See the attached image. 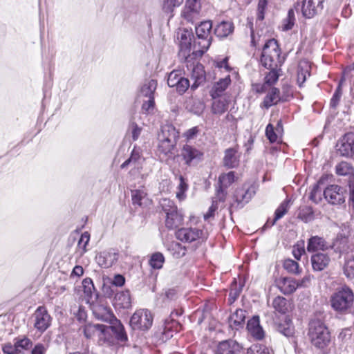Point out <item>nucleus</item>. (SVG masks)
Listing matches in <instances>:
<instances>
[{"instance_id": "nucleus-10", "label": "nucleus", "mask_w": 354, "mask_h": 354, "mask_svg": "<svg viewBox=\"0 0 354 354\" xmlns=\"http://www.w3.org/2000/svg\"><path fill=\"white\" fill-rule=\"evenodd\" d=\"M345 189L337 185L327 187L323 192L325 199L332 205L342 204L345 201Z\"/></svg>"}, {"instance_id": "nucleus-27", "label": "nucleus", "mask_w": 354, "mask_h": 354, "mask_svg": "<svg viewBox=\"0 0 354 354\" xmlns=\"http://www.w3.org/2000/svg\"><path fill=\"white\" fill-rule=\"evenodd\" d=\"M230 82L231 80L230 76L222 78L219 80V81L216 82L210 91V95L212 97L215 99L221 97L223 93L230 84Z\"/></svg>"}, {"instance_id": "nucleus-59", "label": "nucleus", "mask_w": 354, "mask_h": 354, "mask_svg": "<svg viewBox=\"0 0 354 354\" xmlns=\"http://www.w3.org/2000/svg\"><path fill=\"white\" fill-rule=\"evenodd\" d=\"M82 287L84 294L87 297H91L93 290L95 289L93 281L90 278H86L82 281Z\"/></svg>"}, {"instance_id": "nucleus-40", "label": "nucleus", "mask_w": 354, "mask_h": 354, "mask_svg": "<svg viewBox=\"0 0 354 354\" xmlns=\"http://www.w3.org/2000/svg\"><path fill=\"white\" fill-rule=\"evenodd\" d=\"M288 203L289 201L286 200L280 204V205L277 207V209L275 211L274 218L272 221V223L270 225V226L274 225L277 221L281 218L287 213L288 210Z\"/></svg>"}, {"instance_id": "nucleus-25", "label": "nucleus", "mask_w": 354, "mask_h": 354, "mask_svg": "<svg viewBox=\"0 0 354 354\" xmlns=\"http://www.w3.org/2000/svg\"><path fill=\"white\" fill-rule=\"evenodd\" d=\"M93 314L97 319L109 324L113 321V319L116 318L109 308L103 306H95Z\"/></svg>"}, {"instance_id": "nucleus-22", "label": "nucleus", "mask_w": 354, "mask_h": 354, "mask_svg": "<svg viewBox=\"0 0 354 354\" xmlns=\"http://www.w3.org/2000/svg\"><path fill=\"white\" fill-rule=\"evenodd\" d=\"M247 329L249 333L257 340H261L264 337V331L260 326L259 317L254 316L248 320Z\"/></svg>"}, {"instance_id": "nucleus-49", "label": "nucleus", "mask_w": 354, "mask_h": 354, "mask_svg": "<svg viewBox=\"0 0 354 354\" xmlns=\"http://www.w3.org/2000/svg\"><path fill=\"white\" fill-rule=\"evenodd\" d=\"M179 185L177 187L176 197L179 200H183L185 198V193L188 189V185L183 176H179Z\"/></svg>"}, {"instance_id": "nucleus-1", "label": "nucleus", "mask_w": 354, "mask_h": 354, "mask_svg": "<svg viewBox=\"0 0 354 354\" xmlns=\"http://www.w3.org/2000/svg\"><path fill=\"white\" fill-rule=\"evenodd\" d=\"M308 335L312 345L321 351L328 348L331 342V335L328 327L319 317H315L310 321Z\"/></svg>"}, {"instance_id": "nucleus-37", "label": "nucleus", "mask_w": 354, "mask_h": 354, "mask_svg": "<svg viewBox=\"0 0 354 354\" xmlns=\"http://www.w3.org/2000/svg\"><path fill=\"white\" fill-rule=\"evenodd\" d=\"M336 173L339 176H348L350 179L354 176V169L353 166L345 161H342L336 165Z\"/></svg>"}, {"instance_id": "nucleus-11", "label": "nucleus", "mask_w": 354, "mask_h": 354, "mask_svg": "<svg viewBox=\"0 0 354 354\" xmlns=\"http://www.w3.org/2000/svg\"><path fill=\"white\" fill-rule=\"evenodd\" d=\"M337 152L345 157L354 158V133H346L337 144Z\"/></svg>"}, {"instance_id": "nucleus-36", "label": "nucleus", "mask_w": 354, "mask_h": 354, "mask_svg": "<svg viewBox=\"0 0 354 354\" xmlns=\"http://www.w3.org/2000/svg\"><path fill=\"white\" fill-rule=\"evenodd\" d=\"M228 107V101L225 97L215 98L214 99L212 105V111L214 114H222Z\"/></svg>"}, {"instance_id": "nucleus-15", "label": "nucleus", "mask_w": 354, "mask_h": 354, "mask_svg": "<svg viewBox=\"0 0 354 354\" xmlns=\"http://www.w3.org/2000/svg\"><path fill=\"white\" fill-rule=\"evenodd\" d=\"M119 254L114 250H109L108 251H103L99 253L96 257L97 264L104 268L111 267L118 260Z\"/></svg>"}, {"instance_id": "nucleus-48", "label": "nucleus", "mask_w": 354, "mask_h": 354, "mask_svg": "<svg viewBox=\"0 0 354 354\" xmlns=\"http://www.w3.org/2000/svg\"><path fill=\"white\" fill-rule=\"evenodd\" d=\"M322 190L318 183L315 184L310 191L309 198L315 203H319L322 198Z\"/></svg>"}, {"instance_id": "nucleus-52", "label": "nucleus", "mask_w": 354, "mask_h": 354, "mask_svg": "<svg viewBox=\"0 0 354 354\" xmlns=\"http://www.w3.org/2000/svg\"><path fill=\"white\" fill-rule=\"evenodd\" d=\"M189 86L191 87L189 80L182 76L181 80H180L176 84H174V88H176V91L180 95H183L186 92Z\"/></svg>"}, {"instance_id": "nucleus-50", "label": "nucleus", "mask_w": 354, "mask_h": 354, "mask_svg": "<svg viewBox=\"0 0 354 354\" xmlns=\"http://www.w3.org/2000/svg\"><path fill=\"white\" fill-rule=\"evenodd\" d=\"M247 354H272L270 349L262 344H254L247 351Z\"/></svg>"}, {"instance_id": "nucleus-38", "label": "nucleus", "mask_w": 354, "mask_h": 354, "mask_svg": "<svg viewBox=\"0 0 354 354\" xmlns=\"http://www.w3.org/2000/svg\"><path fill=\"white\" fill-rule=\"evenodd\" d=\"M343 271L345 276L350 279H354V254L345 257Z\"/></svg>"}, {"instance_id": "nucleus-33", "label": "nucleus", "mask_w": 354, "mask_h": 354, "mask_svg": "<svg viewBox=\"0 0 354 354\" xmlns=\"http://www.w3.org/2000/svg\"><path fill=\"white\" fill-rule=\"evenodd\" d=\"M269 69H270V71L266 75L265 79H264L265 80L264 84L261 86L260 89L259 88L257 89L258 92H261V93L265 92L266 85L272 86V85L274 84L279 79V73H278L279 68H269Z\"/></svg>"}, {"instance_id": "nucleus-7", "label": "nucleus", "mask_w": 354, "mask_h": 354, "mask_svg": "<svg viewBox=\"0 0 354 354\" xmlns=\"http://www.w3.org/2000/svg\"><path fill=\"white\" fill-rule=\"evenodd\" d=\"M101 328L103 330V335L107 340L111 337V333H113L116 339L122 343H125L128 340L124 327L117 318L113 319L109 326L104 325Z\"/></svg>"}, {"instance_id": "nucleus-62", "label": "nucleus", "mask_w": 354, "mask_h": 354, "mask_svg": "<svg viewBox=\"0 0 354 354\" xmlns=\"http://www.w3.org/2000/svg\"><path fill=\"white\" fill-rule=\"evenodd\" d=\"M266 135L270 142L273 143L277 140L278 133L275 131L274 127L268 124L266 129Z\"/></svg>"}, {"instance_id": "nucleus-64", "label": "nucleus", "mask_w": 354, "mask_h": 354, "mask_svg": "<svg viewBox=\"0 0 354 354\" xmlns=\"http://www.w3.org/2000/svg\"><path fill=\"white\" fill-rule=\"evenodd\" d=\"M5 354H18L20 351L17 348L15 343L12 345L11 343H6L2 347Z\"/></svg>"}, {"instance_id": "nucleus-57", "label": "nucleus", "mask_w": 354, "mask_h": 354, "mask_svg": "<svg viewBox=\"0 0 354 354\" xmlns=\"http://www.w3.org/2000/svg\"><path fill=\"white\" fill-rule=\"evenodd\" d=\"M292 255L294 257L299 261L301 259V256L305 254V248H304V241H301V243H297L293 246V249L292 251Z\"/></svg>"}, {"instance_id": "nucleus-54", "label": "nucleus", "mask_w": 354, "mask_h": 354, "mask_svg": "<svg viewBox=\"0 0 354 354\" xmlns=\"http://www.w3.org/2000/svg\"><path fill=\"white\" fill-rule=\"evenodd\" d=\"M183 0H163L162 9L165 12H171L175 7L179 6Z\"/></svg>"}, {"instance_id": "nucleus-3", "label": "nucleus", "mask_w": 354, "mask_h": 354, "mask_svg": "<svg viewBox=\"0 0 354 354\" xmlns=\"http://www.w3.org/2000/svg\"><path fill=\"white\" fill-rule=\"evenodd\" d=\"M212 29L211 21H201L196 26L195 31L198 39L194 41L192 54L196 56H202L207 50L212 43Z\"/></svg>"}, {"instance_id": "nucleus-17", "label": "nucleus", "mask_w": 354, "mask_h": 354, "mask_svg": "<svg viewBox=\"0 0 354 354\" xmlns=\"http://www.w3.org/2000/svg\"><path fill=\"white\" fill-rule=\"evenodd\" d=\"M241 349V346L236 341L229 339L218 344L215 354H236Z\"/></svg>"}, {"instance_id": "nucleus-21", "label": "nucleus", "mask_w": 354, "mask_h": 354, "mask_svg": "<svg viewBox=\"0 0 354 354\" xmlns=\"http://www.w3.org/2000/svg\"><path fill=\"white\" fill-rule=\"evenodd\" d=\"M310 261L313 270L322 271L328 267L330 259L326 253L317 252L312 255Z\"/></svg>"}, {"instance_id": "nucleus-31", "label": "nucleus", "mask_w": 354, "mask_h": 354, "mask_svg": "<svg viewBox=\"0 0 354 354\" xmlns=\"http://www.w3.org/2000/svg\"><path fill=\"white\" fill-rule=\"evenodd\" d=\"M310 66L306 61H302L299 63L297 71V83L301 87L306 80L307 76L310 75Z\"/></svg>"}, {"instance_id": "nucleus-26", "label": "nucleus", "mask_w": 354, "mask_h": 354, "mask_svg": "<svg viewBox=\"0 0 354 354\" xmlns=\"http://www.w3.org/2000/svg\"><path fill=\"white\" fill-rule=\"evenodd\" d=\"M157 88V81L155 80H146L142 85L140 90V97L150 98L154 97V93Z\"/></svg>"}, {"instance_id": "nucleus-60", "label": "nucleus", "mask_w": 354, "mask_h": 354, "mask_svg": "<svg viewBox=\"0 0 354 354\" xmlns=\"http://www.w3.org/2000/svg\"><path fill=\"white\" fill-rule=\"evenodd\" d=\"M352 331L350 328H345L341 330L337 335V339L342 343H346L351 340Z\"/></svg>"}, {"instance_id": "nucleus-47", "label": "nucleus", "mask_w": 354, "mask_h": 354, "mask_svg": "<svg viewBox=\"0 0 354 354\" xmlns=\"http://www.w3.org/2000/svg\"><path fill=\"white\" fill-rule=\"evenodd\" d=\"M164 261V256L160 252H156L151 257L149 264L154 269H160L162 267Z\"/></svg>"}, {"instance_id": "nucleus-13", "label": "nucleus", "mask_w": 354, "mask_h": 354, "mask_svg": "<svg viewBox=\"0 0 354 354\" xmlns=\"http://www.w3.org/2000/svg\"><path fill=\"white\" fill-rule=\"evenodd\" d=\"M180 156L184 160L185 163L190 166L201 160L203 153L193 146L185 145L181 149Z\"/></svg>"}, {"instance_id": "nucleus-43", "label": "nucleus", "mask_w": 354, "mask_h": 354, "mask_svg": "<svg viewBox=\"0 0 354 354\" xmlns=\"http://www.w3.org/2000/svg\"><path fill=\"white\" fill-rule=\"evenodd\" d=\"M234 172L230 171L227 174H222L218 178L219 187L227 188L234 182Z\"/></svg>"}, {"instance_id": "nucleus-30", "label": "nucleus", "mask_w": 354, "mask_h": 354, "mask_svg": "<svg viewBox=\"0 0 354 354\" xmlns=\"http://www.w3.org/2000/svg\"><path fill=\"white\" fill-rule=\"evenodd\" d=\"M334 246H336V251L341 254H345L346 256L350 255L349 253L354 250V245L346 237L338 239L336 243L333 244Z\"/></svg>"}, {"instance_id": "nucleus-20", "label": "nucleus", "mask_w": 354, "mask_h": 354, "mask_svg": "<svg viewBox=\"0 0 354 354\" xmlns=\"http://www.w3.org/2000/svg\"><path fill=\"white\" fill-rule=\"evenodd\" d=\"M322 3L320 0L317 1V6L315 0H303L301 5L298 3L295 8L297 10L301 9L304 17L311 18L317 13V8L322 6Z\"/></svg>"}, {"instance_id": "nucleus-55", "label": "nucleus", "mask_w": 354, "mask_h": 354, "mask_svg": "<svg viewBox=\"0 0 354 354\" xmlns=\"http://www.w3.org/2000/svg\"><path fill=\"white\" fill-rule=\"evenodd\" d=\"M182 73L180 71H171L167 78V84L169 87H174V84H176L180 80H181Z\"/></svg>"}, {"instance_id": "nucleus-35", "label": "nucleus", "mask_w": 354, "mask_h": 354, "mask_svg": "<svg viewBox=\"0 0 354 354\" xmlns=\"http://www.w3.org/2000/svg\"><path fill=\"white\" fill-rule=\"evenodd\" d=\"M277 330L287 337H292L295 334V328L290 319L286 317L284 322L278 324Z\"/></svg>"}, {"instance_id": "nucleus-58", "label": "nucleus", "mask_w": 354, "mask_h": 354, "mask_svg": "<svg viewBox=\"0 0 354 354\" xmlns=\"http://www.w3.org/2000/svg\"><path fill=\"white\" fill-rule=\"evenodd\" d=\"M295 13L292 9H290L286 19L283 21V30H288L292 28L295 24Z\"/></svg>"}, {"instance_id": "nucleus-63", "label": "nucleus", "mask_w": 354, "mask_h": 354, "mask_svg": "<svg viewBox=\"0 0 354 354\" xmlns=\"http://www.w3.org/2000/svg\"><path fill=\"white\" fill-rule=\"evenodd\" d=\"M15 341L17 349L18 348L28 349L32 345L31 340L26 337L16 338Z\"/></svg>"}, {"instance_id": "nucleus-6", "label": "nucleus", "mask_w": 354, "mask_h": 354, "mask_svg": "<svg viewBox=\"0 0 354 354\" xmlns=\"http://www.w3.org/2000/svg\"><path fill=\"white\" fill-rule=\"evenodd\" d=\"M153 323V315L147 309L136 310L131 317L130 325L133 330H148Z\"/></svg>"}, {"instance_id": "nucleus-41", "label": "nucleus", "mask_w": 354, "mask_h": 354, "mask_svg": "<svg viewBox=\"0 0 354 354\" xmlns=\"http://www.w3.org/2000/svg\"><path fill=\"white\" fill-rule=\"evenodd\" d=\"M101 326H104V324H85L82 327L83 333L86 338H91L96 330H99L103 335V330Z\"/></svg>"}, {"instance_id": "nucleus-39", "label": "nucleus", "mask_w": 354, "mask_h": 354, "mask_svg": "<svg viewBox=\"0 0 354 354\" xmlns=\"http://www.w3.org/2000/svg\"><path fill=\"white\" fill-rule=\"evenodd\" d=\"M272 307L279 313L285 314L288 310V302L286 298L278 296L274 299Z\"/></svg>"}, {"instance_id": "nucleus-46", "label": "nucleus", "mask_w": 354, "mask_h": 354, "mask_svg": "<svg viewBox=\"0 0 354 354\" xmlns=\"http://www.w3.org/2000/svg\"><path fill=\"white\" fill-rule=\"evenodd\" d=\"M160 205L166 215L178 209L174 202L169 198H162L160 201Z\"/></svg>"}, {"instance_id": "nucleus-4", "label": "nucleus", "mask_w": 354, "mask_h": 354, "mask_svg": "<svg viewBox=\"0 0 354 354\" xmlns=\"http://www.w3.org/2000/svg\"><path fill=\"white\" fill-rule=\"evenodd\" d=\"M280 48L277 41L269 39L264 45L261 56V63L266 68H279L283 62L280 56Z\"/></svg>"}, {"instance_id": "nucleus-28", "label": "nucleus", "mask_w": 354, "mask_h": 354, "mask_svg": "<svg viewBox=\"0 0 354 354\" xmlns=\"http://www.w3.org/2000/svg\"><path fill=\"white\" fill-rule=\"evenodd\" d=\"M114 305L120 308H129L131 306V296L129 290L121 291L115 294Z\"/></svg>"}, {"instance_id": "nucleus-23", "label": "nucleus", "mask_w": 354, "mask_h": 354, "mask_svg": "<svg viewBox=\"0 0 354 354\" xmlns=\"http://www.w3.org/2000/svg\"><path fill=\"white\" fill-rule=\"evenodd\" d=\"M194 37L192 32L187 30H183L180 35V48L181 51L189 55L193 51V44L192 43Z\"/></svg>"}, {"instance_id": "nucleus-8", "label": "nucleus", "mask_w": 354, "mask_h": 354, "mask_svg": "<svg viewBox=\"0 0 354 354\" xmlns=\"http://www.w3.org/2000/svg\"><path fill=\"white\" fill-rule=\"evenodd\" d=\"M32 319L35 328L40 333L45 332L51 325L52 317L44 306H40L35 310Z\"/></svg>"}, {"instance_id": "nucleus-45", "label": "nucleus", "mask_w": 354, "mask_h": 354, "mask_svg": "<svg viewBox=\"0 0 354 354\" xmlns=\"http://www.w3.org/2000/svg\"><path fill=\"white\" fill-rule=\"evenodd\" d=\"M283 268L288 272L298 274L300 273V269L299 263L290 259H286L283 262Z\"/></svg>"}, {"instance_id": "nucleus-29", "label": "nucleus", "mask_w": 354, "mask_h": 354, "mask_svg": "<svg viewBox=\"0 0 354 354\" xmlns=\"http://www.w3.org/2000/svg\"><path fill=\"white\" fill-rule=\"evenodd\" d=\"M234 31V25L230 21H222L214 28V34L220 38L226 37Z\"/></svg>"}, {"instance_id": "nucleus-5", "label": "nucleus", "mask_w": 354, "mask_h": 354, "mask_svg": "<svg viewBox=\"0 0 354 354\" xmlns=\"http://www.w3.org/2000/svg\"><path fill=\"white\" fill-rule=\"evenodd\" d=\"M178 138V132L172 125H165L162 127L161 131L158 134V150L167 155L171 153L176 145Z\"/></svg>"}, {"instance_id": "nucleus-24", "label": "nucleus", "mask_w": 354, "mask_h": 354, "mask_svg": "<svg viewBox=\"0 0 354 354\" xmlns=\"http://www.w3.org/2000/svg\"><path fill=\"white\" fill-rule=\"evenodd\" d=\"M183 223V216L178 209L166 215L165 225L169 229H176Z\"/></svg>"}, {"instance_id": "nucleus-42", "label": "nucleus", "mask_w": 354, "mask_h": 354, "mask_svg": "<svg viewBox=\"0 0 354 354\" xmlns=\"http://www.w3.org/2000/svg\"><path fill=\"white\" fill-rule=\"evenodd\" d=\"M147 197V193L141 189L131 191V201L133 205L142 206V201Z\"/></svg>"}, {"instance_id": "nucleus-44", "label": "nucleus", "mask_w": 354, "mask_h": 354, "mask_svg": "<svg viewBox=\"0 0 354 354\" xmlns=\"http://www.w3.org/2000/svg\"><path fill=\"white\" fill-rule=\"evenodd\" d=\"M90 240V234L84 232L82 235L77 243V248L80 251V256H82L86 251V246Z\"/></svg>"}, {"instance_id": "nucleus-32", "label": "nucleus", "mask_w": 354, "mask_h": 354, "mask_svg": "<svg viewBox=\"0 0 354 354\" xmlns=\"http://www.w3.org/2000/svg\"><path fill=\"white\" fill-rule=\"evenodd\" d=\"M245 319V311L242 309H237L230 317L229 322L231 327L234 326L236 329L242 327Z\"/></svg>"}, {"instance_id": "nucleus-53", "label": "nucleus", "mask_w": 354, "mask_h": 354, "mask_svg": "<svg viewBox=\"0 0 354 354\" xmlns=\"http://www.w3.org/2000/svg\"><path fill=\"white\" fill-rule=\"evenodd\" d=\"M143 103L142 105V111L144 113H151L155 108L154 97L143 98Z\"/></svg>"}, {"instance_id": "nucleus-12", "label": "nucleus", "mask_w": 354, "mask_h": 354, "mask_svg": "<svg viewBox=\"0 0 354 354\" xmlns=\"http://www.w3.org/2000/svg\"><path fill=\"white\" fill-rule=\"evenodd\" d=\"M188 70H191L190 77L194 83L191 85V90H196L200 85L205 82V72L203 66L200 63L192 64L187 66Z\"/></svg>"}, {"instance_id": "nucleus-2", "label": "nucleus", "mask_w": 354, "mask_h": 354, "mask_svg": "<svg viewBox=\"0 0 354 354\" xmlns=\"http://www.w3.org/2000/svg\"><path fill=\"white\" fill-rule=\"evenodd\" d=\"M354 302L353 290L346 286L339 288L331 295V308L338 314L346 315L351 312Z\"/></svg>"}, {"instance_id": "nucleus-18", "label": "nucleus", "mask_w": 354, "mask_h": 354, "mask_svg": "<svg viewBox=\"0 0 354 354\" xmlns=\"http://www.w3.org/2000/svg\"><path fill=\"white\" fill-rule=\"evenodd\" d=\"M240 162V154L235 147L228 148L224 151V157L223 158V166L232 169L239 166Z\"/></svg>"}, {"instance_id": "nucleus-9", "label": "nucleus", "mask_w": 354, "mask_h": 354, "mask_svg": "<svg viewBox=\"0 0 354 354\" xmlns=\"http://www.w3.org/2000/svg\"><path fill=\"white\" fill-rule=\"evenodd\" d=\"M176 238L185 242L191 243L198 240L205 241L207 239L205 232L198 228H181L176 232Z\"/></svg>"}, {"instance_id": "nucleus-51", "label": "nucleus", "mask_w": 354, "mask_h": 354, "mask_svg": "<svg viewBox=\"0 0 354 354\" xmlns=\"http://www.w3.org/2000/svg\"><path fill=\"white\" fill-rule=\"evenodd\" d=\"M199 13L200 10L193 11L184 9L182 12V16L187 21L194 24L199 19Z\"/></svg>"}, {"instance_id": "nucleus-14", "label": "nucleus", "mask_w": 354, "mask_h": 354, "mask_svg": "<svg viewBox=\"0 0 354 354\" xmlns=\"http://www.w3.org/2000/svg\"><path fill=\"white\" fill-rule=\"evenodd\" d=\"M252 198V194L248 189H237L234 194V202L230 205V213L233 209H237L243 207Z\"/></svg>"}, {"instance_id": "nucleus-16", "label": "nucleus", "mask_w": 354, "mask_h": 354, "mask_svg": "<svg viewBox=\"0 0 354 354\" xmlns=\"http://www.w3.org/2000/svg\"><path fill=\"white\" fill-rule=\"evenodd\" d=\"M333 245L328 243L325 239L319 236H313L308 240L307 251L314 252L320 251H326L333 249Z\"/></svg>"}, {"instance_id": "nucleus-56", "label": "nucleus", "mask_w": 354, "mask_h": 354, "mask_svg": "<svg viewBox=\"0 0 354 354\" xmlns=\"http://www.w3.org/2000/svg\"><path fill=\"white\" fill-rule=\"evenodd\" d=\"M140 158V152L133 149L131 152V156L121 165L120 167L122 169H124L131 164H136Z\"/></svg>"}, {"instance_id": "nucleus-61", "label": "nucleus", "mask_w": 354, "mask_h": 354, "mask_svg": "<svg viewBox=\"0 0 354 354\" xmlns=\"http://www.w3.org/2000/svg\"><path fill=\"white\" fill-rule=\"evenodd\" d=\"M226 197V192L224 189L221 187H219L216 189V193L215 196L212 198V203H216L218 205V203H224Z\"/></svg>"}, {"instance_id": "nucleus-19", "label": "nucleus", "mask_w": 354, "mask_h": 354, "mask_svg": "<svg viewBox=\"0 0 354 354\" xmlns=\"http://www.w3.org/2000/svg\"><path fill=\"white\" fill-rule=\"evenodd\" d=\"M276 285L284 295H290L297 288V280L291 277H281L276 281Z\"/></svg>"}, {"instance_id": "nucleus-34", "label": "nucleus", "mask_w": 354, "mask_h": 354, "mask_svg": "<svg viewBox=\"0 0 354 354\" xmlns=\"http://www.w3.org/2000/svg\"><path fill=\"white\" fill-rule=\"evenodd\" d=\"M279 94V90L275 87H272L264 98L263 102V106L266 109H268L271 106L276 104L280 100Z\"/></svg>"}]
</instances>
